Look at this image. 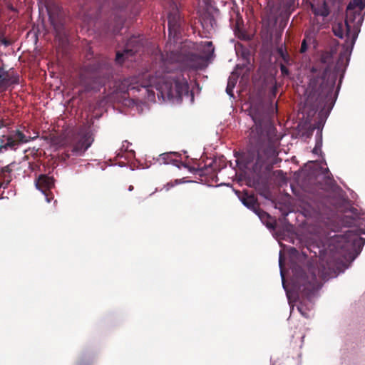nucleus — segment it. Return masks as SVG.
Returning a JSON list of instances; mask_svg holds the SVG:
<instances>
[{"instance_id": "f257e3e1", "label": "nucleus", "mask_w": 365, "mask_h": 365, "mask_svg": "<svg viewBox=\"0 0 365 365\" xmlns=\"http://www.w3.org/2000/svg\"><path fill=\"white\" fill-rule=\"evenodd\" d=\"M364 244V240L350 230L343 235H334L328 239L322 249L319 247V259L317 267L309 266L307 272L299 266L293 268V289L310 299L322 286L319 279L326 280L336 277L342 269L350 248L354 245L363 246Z\"/></svg>"}, {"instance_id": "f03ea898", "label": "nucleus", "mask_w": 365, "mask_h": 365, "mask_svg": "<svg viewBox=\"0 0 365 365\" xmlns=\"http://www.w3.org/2000/svg\"><path fill=\"white\" fill-rule=\"evenodd\" d=\"M248 111L255 124L250 128L244 160L247 166L252 164L253 172L259 175L263 167L269 170L276 163L279 138L263 104H252Z\"/></svg>"}, {"instance_id": "7ed1b4c3", "label": "nucleus", "mask_w": 365, "mask_h": 365, "mask_svg": "<svg viewBox=\"0 0 365 365\" xmlns=\"http://www.w3.org/2000/svg\"><path fill=\"white\" fill-rule=\"evenodd\" d=\"M332 64L331 53L325 51L311 68V72L314 76L310 78L307 88V101L314 107L322 108L328 104H334L332 93L336 79H330L329 77Z\"/></svg>"}, {"instance_id": "20e7f679", "label": "nucleus", "mask_w": 365, "mask_h": 365, "mask_svg": "<svg viewBox=\"0 0 365 365\" xmlns=\"http://www.w3.org/2000/svg\"><path fill=\"white\" fill-rule=\"evenodd\" d=\"M176 66L170 68L168 66H163L160 63V69L155 71V77H150L148 82L143 83L141 86L149 93L148 87L153 83H163L161 86V94L166 96L169 100L176 102H180L183 96H187L189 93V85L187 80L178 74H172Z\"/></svg>"}, {"instance_id": "39448f33", "label": "nucleus", "mask_w": 365, "mask_h": 365, "mask_svg": "<svg viewBox=\"0 0 365 365\" xmlns=\"http://www.w3.org/2000/svg\"><path fill=\"white\" fill-rule=\"evenodd\" d=\"M160 63L163 66L170 68L176 66L192 70L202 69L205 66V58L196 53L190 52L185 46L179 50L172 51L166 53L165 58L163 57Z\"/></svg>"}, {"instance_id": "423d86ee", "label": "nucleus", "mask_w": 365, "mask_h": 365, "mask_svg": "<svg viewBox=\"0 0 365 365\" xmlns=\"http://www.w3.org/2000/svg\"><path fill=\"white\" fill-rule=\"evenodd\" d=\"M93 141L94 137L92 131L85 127L81 128L76 132L69 133L63 143L67 156L83 155Z\"/></svg>"}, {"instance_id": "0eeeda50", "label": "nucleus", "mask_w": 365, "mask_h": 365, "mask_svg": "<svg viewBox=\"0 0 365 365\" xmlns=\"http://www.w3.org/2000/svg\"><path fill=\"white\" fill-rule=\"evenodd\" d=\"M38 136V133L35 136H31L28 130L26 133L20 129L11 130L8 135L0 137V150H16L20 145L34 140Z\"/></svg>"}, {"instance_id": "6e6552de", "label": "nucleus", "mask_w": 365, "mask_h": 365, "mask_svg": "<svg viewBox=\"0 0 365 365\" xmlns=\"http://www.w3.org/2000/svg\"><path fill=\"white\" fill-rule=\"evenodd\" d=\"M99 66L97 63H89L85 66L80 73V81L86 91H91L96 88L98 83L97 71Z\"/></svg>"}, {"instance_id": "1a4fd4ad", "label": "nucleus", "mask_w": 365, "mask_h": 365, "mask_svg": "<svg viewBox=\"0 0 365 365\" xmlns=\"http://www.w3.org/2000/svg\"><path fill=\"white\" fill-rule=\"evenodd\" d=\"M141 44L140 40L133 36L130 38L127 43L126 47L123 52L118 51L116 53L115 61L117 63L122 64L125 58L133 56L135 53L139 51Z\"/></svg>"}, {"instance_id": "9d476101", "label": "nucleus", "mask_w": 365, "mask_h": 365, "mask_svg": "<svg viewBox=\"0 0 365 365\" xmlns=\"http://www.w3.org/2000/svg\"><path fill=\"white\" fill-rule=\"evenodd\" d=\"M54 186V179L46 175H40L36 180V187L41 191L46 196V200L49 202L51 199L48 197V193Z\"/></svg>"}, {"instance_id": "9b49d317", "label": "nucleus", "mask_w": 365, "mask_h": 365, "mask_svg": "<svg viewBox=\"0 0 365 365\" xmlns=\"http://www.w3.org/2000/svg\"><path fill=\"white\" fill-rule=\"evenodd\" d=\"M364 21V16L361 14V11H353L350 12L347 14L346 19L345 20V27L346 35H349L351 32V24H354L356 23L362 24Z\"/></svg>"}, {"instance_id": "f8f14e48", "label": "nucleus", "mask_w": 365, "mask_h": 365, "mask_svg": "<svg viewBox=\"0 0 365 365\" xmlns=\"http://www.w3.org/2000/svg\"><path fill=\"white\" fill-rule=\"evenodd\" d=\"M150 77H153V76H151L150 74ZM145 77L146 78H148V81H143V82H142L140 85H136V86H135V83H133V79H132V80H130H130H126V81H125V82H126V83H127V85H128V88H127V89H128V91H133V90L140 91V88H143V87L141 86V85H142L143 83H145L148 82V81H149V79H150L149 74H146V75L145 76ZM154 85H159V83H153V84H152V86H150V87L153 86ZM160 86H163V83H160ZM160 88H161V87H160ZM148 88L150 90V97H149V95H148V98H154V97H155V93H154L153 91H151V90L150 89V86H149V87H148ZM143 89H144V90H145L144 88H143ZM157 90H159V88H157ZM160 90L161 91V88H160ZM145 91L147 93V94H149V93H148V91Z\"/></svg>"}, {"instance_id": "ddd939ff", "label": "nucleus", "mask_w": 365, "mask_h": 365, "mask_svg": "<svg viewBox=\"0 0 365 365\" xmlns=\"http://www.w3.org/2000/svg\"><path fill=\"white\" fill-rule=\"evenodd\" d=\"M168 30L170 33H176L180 28V16L178 10L173 11L168 16Z\"/></svg>"}, {"instance_id": "4468645a", "label": "nucleus", "mask_w": 365, "mask_h": 365, "mask_svg": "<svg viewBox=\"0 0 365 365\" xmlns=\"http://www.w3.org/2000/svg\"><path fill=\"white\" fill-rule=\"evenodd\" d=\"M14 163H11L6 166H4V168H1V172H2V181L0 182V187H6L7 185L10 183V182L11 181V173L12 172L13 169H12V166H13Z\"/></svg>"}, {"instance_id": "2eb2a0df", "label": "nucleus", "mask_w": 365, "mask_h": 365, "mask_svg": "<svg viewBox=\"0 0 365 365\" xmlns=\"http://www.w3.org/2000/svg\"><path fill=\"white\" fill-rule=\"evenodd\" d=\"M242 203L250 209L255 210L256 212V207L257 206V200L252 195H247L242 199Z\"/></svg>"}, {"instance_id": "dca6fc26", "label": "nucleus", "mask_w": 365, "mask_h": 365, "mask_svg": "<svg viewBox=\"0 0 365 365\" xmlns=\"http://www.w3.org/2000/svg\"><path fill=\"white\" fill-rule=\"evenodd\" d=\"M49 19L51 21V24L53 26L56 30L60 31L63 26V22L61 19L58 17V14L56 17L55 14L48 11Z\"/></svg>"}, {"instance_id": "f3484780", "label": "nucleus", "mask_w": 365, "mask_h": 365, "mask_svg": "<svg viewBox=\"0 0 365 365\" xmlns=\"http://www.w3.org/2000/svg\"><path fill=\"white\" fill-rule=\"evenodd\" d=\"M237 77L231 76L228 78L227 85L226 88V92L230 96H234L233 94V89L236 85L237 83Z\"/></svg>"}, {"instance_id": "a211bd4d", "label": "nucleus", "mask_w": 365, "mask_h": 365, "mask_svg": "<svg viewBox=\"0 0 365 365\" xmlns=\"http://www.w3.org/2000/svg\"><path fill=\"white\" fill-rule=\"evenodd\" d=\"M365 7V4L362 0H352L351 2L347 6V10L354 9V8H359V11H361Z\"/></svg>"}, {"instance_id": "6ab92c4d", "label": "nucleus", "mask_w": 365, "mask_h": 365, "mask_svg": "<svg viewBox=\"0 0 365 365\" xmlns=\"http://www.w3.org/2000/svg\"><path fill=\"white\" fill-rule=\"evenodd\" d=\"M334 34L339 38L344 37V26L342 23H338L336 25L333 26Z\"/></svg>"}, {"instance_id": "aec40b11", "label": "nucleus", "mask_w": 365, "mask_h": 365, "mask_svg": "<svg viewBox=\"0 0 365 365\" xmlns=\"http://www.w3.org/2000/svg\"><path fill=\"white\" fill-rule=\"evenodd\" d=\"M313 12L315 15L322 16L324 17H327L329 14V9H327L325 4L324 5V7L320 11H318L317 9H313Z\"/></svg>"}, {"instance_id": "412c9836", "label": "nucleus", "mask_w": 365, "mask_h": 365, "mask_svg": "<svg viewBox=\"0 0 365 365\" xmlns=\"http://www.w3.org/2000/svg\"><path fill=\"white\" fill-rule=\"evenodd\" d=\"M361 25H362V24H359V23H356V24H353V26H352V32H353L352 37H353V40L354 41H355L356 38H357L358 34L360 32V29H361Z\"/></svg>"}, {"instance_id": "4be33fe9", "label": "nucleus", "mask_w": 365, "mask_h": 365, "mask_svg": "<svg viewBox=\"0 0 365 365\" xmlns=\"http://www.w3.org/2000/svg\"><path fill=\"white\" fill-rule=\"evenodd\" d=\"M0 79H1L3 81H9L8 72L4 71L2 68H0Z\"/></svg>"}, {"instance_id": "5701e85b", "label": "nucleus", "mask_w": 365, "mask_h": 365, "mask_svg": "<svg viewBox=\"0 0 365 365\" xmlns=\"http://www.w3.org/2000/svg\"><path fill=\"white\" fill-rule=\"evenodd\" d=\"M297 309L301 313V314L305 318H308L309 317L308 312H307V310L304 309V306L302 304L298 306Z\"/></svg>"}, {"instance_id": "b1692460", "label": "nucleus", "mask_w": 365, "mask_h": 365, "mask_svg": "<svg viewBox=\"0 0 365 365\" xmlns=\"http://www.w3.org/2000/svg\"><path fill=\"white\" fill-rule=\"evenodd\" d=\"M123 27V21L122 20H120L117 25L114 26L113 29V32L115 34H117L120 32V29H122Z\"/></svg>"}, {"instance_id": "393cba45", "label": "nucleus", "mask_w": 365, "mask_h": 365, "mask_svg": "<svg viewBox=\"0 0 365 365\" xmlns=\"http://www.w3.org/2000/svg\"><path fill=\"white\" fill-rule=\"evenodd\" d=\"M278 53H279V54L280 55V56H281V57H282V58L285 61H287V59L289 58V56H288V54H287V53H286L283 51L282 48H279L278 49Z\"/></svg>"}, {"instance_id": "a878e982", "label": "nucleus", "mask_w": 365, "mask_h": 365, "mask_svg": "<svg viewBox=\"0 0 365 365\" xmlns=\"http://www.w3.org/2000/svg\"><path fill=\"white\" fill-rule=\"evenodd\" d=\"M307 50V43L305 39H304L301 44L300 53H305Z\"/></svg>"}, {"instance_id": "bb28decb", "label": "nucleus", "mask_w": 365, "mask_h": 365, "mask_svg": "<svg viewBox=\"0 0 365 365\" xmlns=\"http://www.w3.org/2000/svg\"><path fill=\"white\" fill-rule=\"evenodd\" d=\"M280 71L283 76H288L289 73V69L283 64L280 66Z\"/></svg>"}, {"instance_id": "cd10ccee", "label": "nucleus", "mask_w": 365, "mask_h": 365, "mask_svg": "<svg viewBox=\"0 0 365 365\" xmlns=\"http://www.w3.org/2000/svg\"><path fill=\"white\" fill-rule=\"evenodd\" d=\"M257 213L262 220L264 219V217H267V218L270 217L269 215L264 211L259 210Z\"/></svg>"}, {"instance_id": "c85d7f7f", "label": "nucleus", "mask_w": 365, "mask_h": 365, "mask_svg": "<svg viewBox=\"0 0 365 365\" xmlns=\"http://www.w3.org/2000/svg\"><path fill=\"white\" fill-rule=\"evenodd\" d=\"M163 156V159H165V156L168 158H170L171 156H175L177 155V153H164L162 155Z\"/></svg>"}, {"instance_id": "c756f323", "label": "nucleus", "mask_w": 365, "mask_h": 365, "mask_svg": "<svg viewBox=\"0 0 365 365\" xmlns=\"http://www.w3.org/2000/svg\"><path fill=\"white\" fill-rule=\"evenodd\" d=\"M279 266H280V268L282 269V258H281V257H279ZM281 275H282V283H283V286L284 287V274H283V272H282V269H281Z\"/></svg>"}, {"instance_id": "7c9ffc66", "label": "nucleus", "mask_w": 365, "mask_h": 365, "mask_svg": "<svg viewBox=\"0 0 365 365\" xmlns=\"http://www.w3.org/2000/svg\"><path fill=\"white\" fill-rule=\"evenodd\" d=\"M206 46H208L209 48H212V43L211 41H207V42H206Z\"/></svg>"}, {"instance_id": "2f4dec72", "label": "nucleus", "mask_w": 365, "mask_h": 365, "mask_svg": "<svg viewBox=\"0 0 365 365\" xmlns=\"http://www.w3.org/2000/svg\"><path fill=\"white\" fill-rule=\"evenodd\" d=\"M133 189H134V187H133V185H130V186L128 187V191H130V192L133 191Z\"/></svg>"}, {"instance_id": "473e14b6", "label": "nucleus", "mask_w": 365, "mask_h": 365, "mask_svg": "<svg viewBox=\"0 0 365 365\" xmlns=\"http://www.w3.org/2000/svg\"><path fill=\"white\" fill-rule=\"evenodd\" d=\"M267 226L268 227H272V228H273V227H274V225L269 224V223H267Z\"/></svg>"}, {"instance_id": "72a5a7b5", "label": "nucleus", "mask_w": 365, "mask_h": 365, "mask_svg": "<svg viewBox=\"0 0 365 365\" xmlns=\"http://www.w3.org/2000/svg\"><path fill=\"white\" fill-rule=\"evenodd\" d=\"M4 122L2 120H0V128L4 126Z\"/></svg>"}]
</instances>
